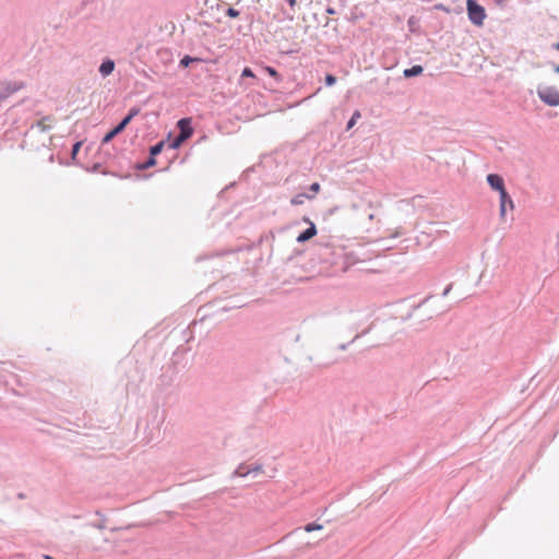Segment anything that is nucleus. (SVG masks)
I'll return each mask as SVG.
<instances>
[{
	"label": "nucleus",
	"instance_id": "1",
	"mask_svg": "<svg viewBox=\"0 0 559 559\" xmlns=\"http://www.w3.org/2000/svg\"><path fill=\"white\" fill-rule=\"evenodd\" d=\"M466 5L468 19L471 22L477 26H481L484 24V20L486 19L485 9L475 0H467Z\"/></svg>",
	"mask_w": 559,
	"mask_h": 559
},
{
	"label": "nucleus",
	"instance_id": "2",
	"mask_svg": "<svg viewBox=\"0 0 559 559\" xmlns=\"http://www.w3.org/2000/svg\"><path fill=\"white\" fill-rule=\"evenodd\" d=\"M539 98L548 106H559V91L554 86H545L537 91Z\"/></svg>",
	"mask_w": 559,
	"mask_h": 559
},
{
	"label": "nucleus",
	"instance_id": "3",
	"mask_svg": "<svg viewBox=\"0 0 559 559\" xmlns=\"http://www.w3.org/2000/svg\"><path fill=\"white\" fill-rule=\"evenodd\" d=\"M24 87L23 82L17 81H5L1 84L0 88V103L8 98L10 95L14 94L15 92L22 90Z\"/></svg>",
	"mask_w": 559,
	"mask_h": 559
},
{
	"label": "nucleus",
	"instance_id": "4",
	"mask_svg": "<svg viewBox=\"0 0 559 559\" xmlns=\"http://www.w3.org/2000/svg\"><path fill=\"white\" fill-rule=\"evenodd\" d=\"M487 182L490 186L491 189L499 192L500 197H506V187L503 178L500 175L497 174H489L487 176Z\"/></svg>",
	"mask_w": 559,
	"mask_h": 559
},
{
	"label": "nucleus",
	"instance_id": "5",
	"mask_svg": "<svg viewBox=\"0 0 559 559\" xmlns=\"http://www.w3.org/2000/svg\"><path fill=\"white\" fill-rule=\"evenodd\" d=\"M178 128L180 129V133L183 139L188 140L192 133L193 129L191 128V120L189 118H183L178 121Z\"/></svg>",
	"mask_w": 559,
	"mask_h": 559
},
{
	"label": "nucleus",
	"instance_id": "6",
	"mask_svg": "<svg viewBox=\"0 0 559 559\" xmlns=\"http://www.w3.org/2000/svg\"><path fill=\"white\" fill-rule=\"evenodd\" d=\"M306 221L309 222L310 227L297 237L298 242H305L317 235L316 225L312 222H310L309 219H306Z\"/></svg>",
	"mask_w": 559,
	"mask_h": 559
},
{
	"label": "nucleus",
	"instance_id": "7",
	"mask_svg": "<svg viewBox=\"0 0 559 559\" xmlns=\"http://www.w3.org/2000/svg\"><path fill=\"white\" fill-rule=\"evenodd\" d=\"M507 205H509V207L511 210H513V207H514V203H513L512 199L509 197L508 192H506L504 198L500 197V217L501 218H504V216H506Z\"/></svg>",
	"mask_w": 559,
	"mask_h": 559
},
{
	"label": "nucleus",
	"instance_id": "8",
	"mask_svg": "<svg viewBox=\"0 0 559 559\" xmlns=\"http://www.w3.org/2000/svg\"><path fill=\"white\" fill-rule=\"evenodd\" d=\"M115 69V62L112 60H105L100 67H99V72L103 76H107L109 74L112 73Z\"/></svg>",
	"mask_w": 559,
	"mask_h": 559
},
{
	"label": "nucleus",
	"instance_id": "9",
	"mask_svg": "<svg viewBox=\"0 0 559 559\" xmlns=\"http://www.w3.org/2000/svg\"><path fill=\"white\" fill-rule=\"evenodd\" d=\"M313 198H314V195H309L306 193H298L292 198L290 203L293 205H301L305 203L306 200H311Z\"/></svg>",
	"mask_w": 559,
	"mask_h": 559
},
{
	"label": "nucleus",
	"instance_id": "10",
	"mask_svg": "<svg viewBox=\"0 0 559 559\" xmlns=\"http://www.w3.org/2000/svg\"><path fill=\"white\" fill-rule=\"evenodd\" d=\"M52 123L53 119L51 117H44L37 122V126L41 131H46L52 127Z\"/></svg>",
	"mask_w": 559,
	"mask_h": 559
},
{
	"label": "nucleus",
	"instance_id": "11",
	"mask_svg": "<svg viewBox=\"0 0 559 559\" xmlns=\"http://www.w3.org/2000/svg\"><path fill=\"white\" fill-rule=\"evenodd\" d=\"M424 71L421 66H414L409 69L404 70V76L412 78L421 74Z\"/></svg>",
	"mask_w": 559,
	"mask_h": 559
},
{
	"label": "nucleus",
	"instance_id": "12",
	"mask_svg": "<svg viewBox=\"0 0 559 559\" xmlns=\"http://www.w3.org/2000/svg\"><path fill=\"white\" fill-rule=\"evenodd\" d=\"M252 474V471L250 469V467L246 464H241L237 467V469L235 471V475L239 476V477H246L248 475Z\"/></svg>",
	"mask_w": 559,
	"mask_h": 559
},
{
	"label": "nucleus",
	"instance_id": "13",
	"mask_svg": "<svg viewBox=\"0 0 559 559\" xmlns=\"http://www.w3.org/2000/svg\"><path fill=\"white\" fill-rule=\"evenodd\" d=\"M245 78L255 79V74L253 73V71L250 68L247 67L241 72L239 85H245L243 81H242Z\"/></svg>",
	"mask_w": 559,
	"mask_h": 559
},
{
	"label": "nucleus",
	"instance_id": "14",
	"mask_svg": "<svg viewBox=\"0 0 559 559\" xmlns=\"http://www.w3.org/2000/svg\"><path fill=\"white\" fill-rule=\"evenodd\" d=\"M138 112H139V109H136V108L131 109L129 115L120 122L121 126L123 128H126L130 123L132 118L138 115Z\"/></svg>",
	"mask_w": 559,
	"mask_h": 559
},
{
	"label": "nucleus",
	"instance_id": "15",
	"mask_svg": "<svg viewBox=\"0 0 559 559\" xmlns=\"http://www.w3.org/2000/svg\"><path fill=\"white\" fill-rule=\"evenodd\" d=\"M138 112H139V109H136V108L131 109L129 115L120 122L121 126L123 128H126L130 123L132 118L138 115Z\"/></svg>",
	"mask_w": 559,
	"mask_h": 559
},
{
	"label": "nucleus",
	"instance_id": "16",
	"mask_svg": "<svg viewBox=\"0 0 559 559\" xmlns=\"http://www.w3.org/2000/svg\"><path fill=\"white\" fill-rule=\"evenodd\" d=\"M138 112H139V109H136V108L131 109L129 115L120 122L121 126L123 128H126L130 123L132 118L138 115Z\"/></svg>",
	"mask_w": 559,
	"mask_h": 559
},
{
	"label": "nucleus",
	"instance_id": "17",
	"mask_svg": "<svg viewBox=\"0 0 559 559\" xmlns=\"http://www.w3.org/2000/svg\"><path fill=\"white\" fill-rule=\"evenodd\" d=\"M263 69H264V71H265L269 75H271L272 78H274L276 81H281V80H282L281 75L278 74V72H277L274 68L269 67V66H265V67H263Z\"/></svg>",
	"mask_w": 559,
	"mask_h": 559
},
{
	"label": "nucleus",
	"instance_id": "18",
	"mask_svg": "<svg viewBox=\"0 0 559 559\" xmlns=\"http://www.w3.org/2000/svg\"><path fill=\"white\" fill-rule=\"evenodd\" d=\"M359 118H360V112H359L358 110H356V111L353 114L352 118L349 119V121H348V123H347V129H348V130H349V129H352V128L355 126V123L357 122V120H358Z\"/></svg>",
	"mask_w": 559,
	"mask_h": 559
},
{
	"label": "nucleus",
	"instance_id": "19",
	"mask_svg": "<svg viewBox=\"0 0 559 559\" xmlns=\"http://www.w3.org/2000/svg\"><path fill=\"white\" fill-rule=\"evenodd\" d=\"M322 528H323V526L318 523H309L305 526V531L308 533L313 532V531H320Z\"/></svg>",
	"mask_w": 559,
	"mask_h": 559
},
{
	"label": "nucleus",
	"instance_id": "20",
	"mask_svg": "<svg viewBox=\"0 0 559 559\" xmlns=\"http://www.w3.org/2000/svg\"><path fill=\"white\" fill-rule=\"evenodd\" d=\"M195 61H199L198 58H192L190 56H185L181 60H180V66L182 67H188L190 66V63L192 62H195Z\"/></svg>",
	"mask_w": 559,
	"mask_h": 559
},
{
	"label": "nucleus",
	"instance_id": "21",
	"mask_svg": "<svg viewBox=\"0 0 559 559\" xmlns=\"http://www.w3.org/2000/svg\"><path fill=\"white\" fill-rule=\"evenodd\" d=\"M163 146H164L163 142H159L156 145L152 146L150 150L151 155L155 156V155L159 154L163 150Z\"/></svg>",
	"mask_w": 559,
	"mask_h": 559
},
{
	"label": "nucleus",
	"instance_id": "22",
	"mask_svg": "<svg viewBox=\"0 0 559 559\" xmlns=\"http://www.w3.org/2000/svg\"><path fill=\"white\" fill-rule=\"evenodd\" d=\"M186 141V139H183V136L181 134H179L175 140L174 142L170 144V147L171 148H178L183 142Z\"/></svg>",
	"mask_w": 559,
	"mask_h": 559
},
{
	"label": "nucleus",
	"instance_id": "23",
	"mask_svg": "<svg viewBox=\"0 0 559 559\" xmlns=\"http://www.w3.org/2000/svg\"><path fill=\"white\" fill-rule=\"evenodd\" d=\"M81 145H82V142H76L73 147H72V153H71V157L72 159H75L80 148H81Z\"/></svg>",
	"mask_w": 559,
	"mask_h": 559
},
{
	"label": "nucleus",
	"instance_id": "24",
	"mask_svg": "<svg viewBox=\"0 0 559 559\" xmlns=\"http://www.w3.org/2000/svg\"><path fill=\"white\" fill-rule=\"evenodd\" d=\"M117 135V133H115L114 130L109 131L103 139V143H108L110 142L115 136Z\"/></svg>",
	"mask_w": 559,
	"mask_h": 559
},
{
	"label": "nucleus",
	"instance_id": "25",
	"mask_svg": "<svg viewBox=\"0 0 559 559\" xmlns=\"http://www.w3.org/2000/svg\"><path fill=\"white\" fill-rule=\"evenodd\" d=\"M336 82V78L332 74H326L325 76V83L328 86H332L333 84H335Z\"/></svg>",
	"mask_w": 559,
	"mask_h": 559
},
{
	"label": "nucleus",
	"instance_id": "26",
	"mask_svg": "<svg viewBox=\"0 0 559 559\" xmlns=\"http://www.w3.org/2000/svg\"><path fill=\"white\" fill-rule=\"evenodd\" d=\"M227 15L229 17H237V16H239V12L237 10H235L234 8H229L227 10Z\"/></svg>",
	"mask_w": 559,
	"mask_h": 559
},
{
	"label": "nucleus",
	"instance_id": "27",
	"mask_svg": "<svg viewBox=\"0 0 559 559\" xmlns=\"http://www.w3.org/2000/svg\"><path fill=\"white\" fill-rule=\"evenodd\" d=\"M320 185L318 182H314L310 186V191L313 192L312 195H316L320 191Z\"/></svg>",
	"mask_w": 559,
	"mask_h": 559
},
{
	"label": "nucleus",
	"instance_id": "28",
	"mask_svg": "<svg viewBox=\"0 0 559 559\" xmlns=\"http://www.w3.org/2000/svg\"><path fill=\"white\" fill-rule=\"evenodd\" d=\"M250 469L252 471V474H259V473H262L263 472V467L262 465H254L253 467H250Z\"/></svg>",
	"mask_w": 559,
	"mask_h": 559
},
{
	"label": "nucleus",
	"instance_id": "29",
	"mask_svg": "<svg viewBox=\"0 0 559 559\" xmlns=\"http://www.w3.org/2000/svg\"><path fill=\"white\" fill-rule=\"evenodd\" d=\"M115 131V133L119 134L120 132H122L124 130V128L121 126V123H119L116 128L112 129Z\"/></svg>",
	"mask_w": 559,
	"mask_h": 559
},
{
	"label": "nucleus",
	"instance_id": "30",
	"mask_svg": "<svg viewBox=\"0 0 559 559\" xmlns=\"http://www.w3.org/2000/svg\"><path fill=\"white\" fill-rule=\"evenodd\" d=\"M287 2L289 3L290 8L296 5V0H287Z\"/></svg>",
	"mask_w": 559,
	"mask_h": 559
},
{
	"label": "nucleus",
	"instance_id": "31",
	"mask_svg": "<svg viewBox=\"0 0 559 559\" xmlns=\"http://www.w3.org/2000/svg\"><path fill=\"white\" fill-rule=\"evenodd\" d=\"M155 164V159L152 157L148 162H147V165L148 166H153Z\"/></svg>",
	"mask_w": 559,
	"mask_h": 559
},
{
	"label": "nucleus",
	"instance_id": "32",
	"mask_svg": "<svg viewBox=\"0 0 559 559\" xmlns=\"http://www.w3.org/2000/svg\"><path fill=\"white\" fill-rule=\"evenodd\" d=\"M555 71H556L557 73H559V66H556V67H555Z\"/></svg>",
	"mask_w": 559,
	"mask_h": 559
},
{
	"label": "nucleus",
	"instance_id": "33",
	"mask_svg": "<svg viewBox=\"0 0 559 559\" xmlns=\"http://www.w3.org/2000/svg\"><path fill=\"white\" fill-rule=\"evenodd\" d=\"M554 47H555L557 50H559V43H557Z\"/></svg>",
	"mask_w": 559,
	"mask_h": 559
}]
</instances>
